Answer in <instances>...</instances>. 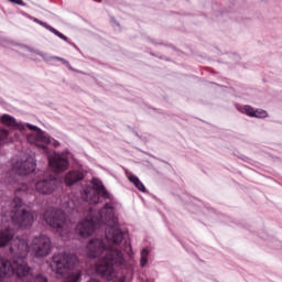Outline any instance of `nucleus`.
<instances>
[{
  "label": "nucleus",
  "mask_w": 282,
  "mask_h": 282,
  "mask_svg": "<svg viewBox=\"0 0 282 282\" xmlns=\"http://www.w3.org/2000/svg\"><path fill=\"white\" fill-rule=\"evenodd\" d=\"M91 184L93 186L84 188L82 199L88 204H99L100 197L109 202L97 213V216L96 210L90 208L85 220L78 223L75 230L80 237H89L96 232V229L108 226L106 238H93L86 246V254L89 259H98L105 254L95 264V271L106 281H113L118 276V268L124 265V254L120 249L113 248V246H120L124 239V232L118 226V218L116 217V208L119 204L107 191L102 181L93 178Z\"/></svg>",
  "instance_id": "obj_1"
},
{
  "label": "nucleus",
  "mask_w": 282,
  "mask_h": 282,
  "mask_svg": "<svg viewBox=\"0 0 282 282\" xmlns=\"http://www.w3.org/2000/svg\"><path fill=\"white\" fill-rule=\"evenodd\" d=\"M10 252L13 257L12 262L0 258V279H3V276H12V274H17L19 279L30 276L32 269L23 261V259L28 257V252H30L28 241L19 238L14 239L11 243Z\"/></svg>",
  "instance_id": "obj_2"
},
{
  "label": "nucleus",
  "mask_w": 282,
  "mask_h": 282,
  "mask_svg": "<svg viewBox=\"0 0 282 282\" xmlns=\"http://www.w3.org/2000/svg\"><path fill=\"white\" fill-rule=\"evenodd\" d=\"M34 171H36V163L32 158L25 161H13L8 182L15 191H23V187H19V180L25 177V175H30V173H34Z\"/></svg>",
  "instance_id": "obj_3"
},
{
  "label": "nucleus",
  "mask_w": 282,
  "mask_h": 282,
  "mask_svg": "<svg viewBox=\"0 0 282 282\" xmlns=\"http://www.w3.org/2000/svg\"><path fill=\"white\" fill-rule=\"evenodd\" d=\"M6 217H10L18 228H30L34 224V216L25 210L23 200L20 197L13 198L11 202V212L7 213Z\"/></svg>",
  "instance_id": "obj_4"
},
{
  "label": "nucleus",
  "mask_w": 282,
  "mask_h": 282,
  "mask_svg": "<svg viewBox=\"0 0 282 282\" xmlns=\"http://www.w3.org/2000/svg\"><path fill=\"white\" fill-rule=\"evenodd\" d=\"M44 220L51 228H56L61 237L69 235V230L65 231V228L67 227V216L62 209H51L45 212Z\"/></svg>",
  "instance_id": "obj_5"
},
{
  "label": "nucleus",
  "mask_w": 282,
  "mask_h": 282,
  "mask_svg": "<svg viewBox=\"0 0 282 282\" xmlns=\"http://www.w3.org/2000/svg\"><path fill=\"white\" fill-rule=\"evenodd\" d=\"M78 263L76 254L57 253L53 256L51 270L56 274H65L67 270H72Z\"/></svg>",
  "instance_id": "obj_6"
},
{
  "label": "nucleus",
  "mask_w": 282,
  "mask_h": 282,
  "mask_svg": "<svg viewBox=\"0 0 282 282\" xmlns=\"http://www.w3.org/2000/svg\"><path fill=\"white\" fill-rule=\"evenodd\" d=\"M48 166L54 173H63L69 169V159L65 154L54 152L48 155Z\"/></svg>",
  "instance_id": "obj_7"
},
{
  "label": "nucleus",
  "mask_w": 282,
  "mask_h": 282,
  "mask_svg": "<svg viewBox=\"0 0 282 282\" xmlns=\"http://www.w3.org/2000/svg\"><path fill=\"white\" fill-rule=\"evenodd\" d=\"M57 184L58 181H56V177L50 176L48 180L36 182V191L37 193H42V195H50L56 191Z\"/></svg>",
  "instance_id": "obj_8"
},
{
  "label": "nucleus",
  "mask_w": 282,
  "mask_h": 282,
  "mask_svg": "<svg viewBox=\"0 0 282 282\" xmlns=\"http://www.w3.org/2000/svg\"><path fill=\"white\" fill-rule=\"evenodd\" d=\"M52 252V240L47 236H40L36 239V257H47Z\"/></svg>",
  "instance_id": "obj_9"
},
{
  "label": "nucleus",
  "mask_w": 282,
  "mask_h": 282,
  "mask_svg": "<svg viewBox=\"0 0 282 282\" xmlns=\"http://www.w3.org/2000/svg\"><path fill=\"white\" fill-rule=\"evenodd\" d=\"M85 178V174L78 170L69 171L65 175V184L66 186H74L77 182H82Z\"/></svg>",
  "instance_id": "obj_10"
},
{
  "label": "nucleus",
  "mask_w": 282,
  "mask_h": 282,
  "mask_svg": "<svg viewBox=\"0 0 282 282\" xmlns=\"http://www.w3.org/2000/svg\"><path fill=\"white\" fill-rule=\"evenodd\" d=\"M2 124L7 127H11L12 129H19V131H25V126L22 123H18L17 119L10 115H3L1 117Z\"/></svg>",
  "instance_id": "obj_11"
},
{
  "label": "nucleus",
  "mask_w": 282,
  "mask_h": 282,
  "mask_svg": "<svg viewBox=\"0 0 282 282\" xmlns=\"http://www.w3.org/2000/svg\"><path fill=\"white\" fill-rule=\"evenodd\" d=\"M242 113L250 116V118H268V112L265 110H254V108L251 106H245L242 108Z\"/></svg>",
  "instance_id": "obj_12"
},
{
  "label": "nucleus",
  "mask_w": 282,
  "mask_h": 282,
  "mask_svg": "<svg viewBox=\"0 0 282 282\" xmlns=\"http://www.w3.org/2000/svg\"><path fill=\"white\" fill-rule=\"evenodd\" d=\"M14 237V230L7 228L4 230L0 231V248H3L12 241V238Z\"/></svg>",
  "instance_id": "obj_13"
},
{
  "label": "nucleus",
  "mask_w": 282,
  "mask_h": 282,
  "mask_svg": "<svg viewBox=\"0 0 282 282\" xmlns=\"http://www.w3.org/2000/svg\"><path fill=\"white\" fill-rule=\"evenodd\" d=\"M36 23H39V25H42V28H45V30H48V32H52V34H55V36H57L58 39H62V41L69 43V37H67L65 34L61 33V31L54 29L52 25H50L46 22H43L41 20H36Z\"/></svg>",
  "instance_id": "obj_14"
},
{
  "label": "nucleus",
  "mask_w": 282,
  "mask_h": 282,
  "mask_svg": "<svg viewBox=\"0 0 282 282\" xmlns=\"http://www.w3.org/2000/svg\"><path fill=\"white\" fill-rule=\"evenodd\" d=\"M129 181L140 191L141 193H147V187L144 186V183L140 181V178L135 175L129 176Z\"/></svg>",
  "instance_id": "obj_15"
},
{
  "label": "nucleus",
  "mask_w": 282,
  "mask_h": 282,
  "mask_svg": "<svg viewBox=\"0 0 282 282\" xmlns=\"http://www.w3.org/2000/svg\"><path fill=\"white\" fill-rule=\"evenodd\" d=\"M36 141L44 142V144H52V139L47 133L41 131V128H36Z\"/></svg>",
  "instance_id": "obj_16"
},
{
  "label": "nucleus",
  "mask_w": 282,
  "mask_h": 282,
  "mask_svg": "<svg viewBox=\"0 0 282 282\" xmlns=\"http://www.w3.org/2000/svg\"><path fill=\"white\" fill-rule=\"evenodd\" d=\"M147 263H149V249H142L140 259L141 268H145Z\"/></svg>",
  "instance_id": "obj_17"
},
{
  "label": "nucleus",
  "mask_w": 282,
  "mask_h": 282,
  "mask_svg": "<svg viewBox=\"0 0 282 282\" xmlns=\"http://www.w3.org/2000/svg\"><path fill=\"white\" fill-rule=\"evenodd\" d=\"M83 278V272L74 271L70 273V282H80Z\"/></svg>",
  "instance_id": "obj_18"
},
{
  "label": "nucleus",
  "mask_w": 282,
  "mask_h": 282,
  "mask_svg": "<svg viewBox=\"0 0 282 282\" xmlns=\"http://www.w3.org/2000/svg\"><path fill=\"white\" fill-rule=\"evenodd\" d=\"M8 135H10V132H8V130L6 129L0 128V144L8 140Z\"/></svg>",
  "instance_id": "obj_19"
},
{
  "label": "nucleus",
  "mask_w": 282,
  "mask_h": 282,
  "mask_svg": "<svg viewBox=\"0 0 282 282\" xmlns=\"http://www.w3.org/2000/svg\"><path fill=\"white\" fill-rule=\"evenodd\" d=\"M51 58H52V61H59L61 63H63V65H66V67H70L69 63L63 57L53 56Z\"/></svg>",
  "instance_id": "obj_20"
},
{
  "label": "nucleus",
  "mask_w": 282,
  "mask_h": 282,
  "mask_svg": "<svg viewBox=\"0 0 282 282\" xmlns=\"http://www.w3.org/2000/svg\"><path fill=\"white\" fill-rule=\"evenodd\" d=\"M28 142H30V144H36V137H34V135H29V137H28Z\"/></svg>",
  "instance_id": "obj_21"
},
{
  "label": "nucleus",
  "mask_w": 282,
  "mask_h": 282,
  "mask_svg": "<svg viewBox=\"0 0 282 282\" xmlns=\"http://www.w3.org/2000/svg\"><path fill=\"white\" fill-rule=\"evenodd\" d=\"M11 3H15V6H23V0H9Z\"/></svg>",
  "instance_id": "obj_22"
},
{
  "label": "nucleus",
  "mask_w": 282,
  "mask_h": 282,
  "mask_svg": "<svg viewBox=\"0 0 282 282\" xmlns=\"http://www.w3.org/2000/svg\"><path fill=\"white\" fill-rule=\"evenodd\" d=\"M28 129H30L31 131H36V126H32V124H26Z\"/></svg>",
  "instance_id": "obj_23"
},
{
  "label": "nucleus",
  "mask_w": 282,
  "mask_h": 282,
  "mask_svg": "<svg viewBox=\"0 0 282 282\" xmlns=\"http://www.w3.org/2000/svg\"><path fill=\"white\" fill-rule=\"evenodd\" d=\"M61 143L58 141H54V147H58Z\"/></svg>",
  "instance_id": "obj_24"
},
{
  "label": "nucleus",
  "mask_w": 282,
  "mask_h": 282,
  "mask_svg": "<svg viewBox=\"0 0 282 282\" xmlns=\"http://www.w3.org/2000/svg\"><path fill=\"white\" fill-rule=\"evenodd\" d=\"M40 279H41V275H40V274H37V275H36V280H37V281H40Z\"/></svg>",
  "instance_id": "obj_25"
},
{
  "label": "nucleus",
  "mask_w": 282,
  "mask_h": 282,
  "mask_svg": "<svg viewBox=\"0 0 282 282\" xmlns=\"http://www.w3.org/2000/svg\"><path fill=\"white\" fill-rule=\"evenodd\" d=\"M44 151H45V153H47V147H44Z\"/></svg>",
  "instance_id": "obj_26"
},
{
  "label": "nucleus",
  "mask_w": 282,
  "mask_h": 282,
  "mask_svg": "<svg viewBox=\"0 0 282 282\" xmlns=\"http://www.w3.org/2000/svg\"><path fill=\"white\" fill-rule=\"evenodd\" d=\"M43 282H47V279H44V281Z\"/></svg>",
  "instance_id": "obj_27"
},
{
  "label": "nucleus",
  "mask_w": 282,
  "mask_h": 282,
  "mask_svg": "<svg viewBox=\"0 0 282 282\" xmlns=\"http://www.w3.org/2000/svg\"><path fill=\"white\" fill-rule=\"evenodd\" d=\"M36 147H37V149H39V147H40L39 143L36 144Z\"/></svg>",
  "instance_id": "obj_28"
}]
</instances>
